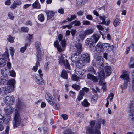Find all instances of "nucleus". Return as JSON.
<instances>
[{"instance_id": "3", "label": "nucleus", "mask_w": 134, "mask_h": 134, "mask_svg": "<svg viewBox=\"0 0 134 134\" xmlns=\"http://www.w3.org/2000/svg\"><path fill=\"white\" fill-rule=\"evenodd\" d=\"M15 82V80L14 79H11L8 81H5L3 79L0 82L1 84H5V83H7V87H5L3 88L5 93L6 94L13 91Z\"/></svg>"}, {"instance_id": "5", "label": "nucleus", "mask_w": 134, "mask_h": 134, "mask_svg": "<svg viewBox=\"0 0 134 134\" xmlns=\"http://www.w3.org/2000/svg\"><path fill=\"white\" fill-rule=\"evenodd\" d=\"M100 37V36L99 35L94 34L91 38H87L86 40V44L90 47L91 50H93L94 47L93 46V44L97 42Z\"/></svg>"}, {"instance_id": "64", "label": "nucleus", "mask_w": 134, "mask_h": 134, "mask_svg": "<svg viewBox=\"0 0 134 134\" xmlns=\"http://www.w3.org/2000/svg\"><path fill=\"white\" fill-rule=\"evenodd\" d=\"M16 7L17 6L15 4H14V3H13V4L11 5L10 7V8L12 9L13 10L15 9Z\"/></svg>"}, {"instance_id": "37", "label": "nucleus", "mask_w": 134, "mask_h": 134, "mask_svg": "<svg viewBox=\"0 0 134 134\" xmlns=\"http://www.w3.org/2000/svg\"><path fill=\"white\" fill-rule=\"evenodd\" d=\"M38 19L41 21H43L44 19V15L42 14H40L38 16Z\"/></svg>"}, {"instance_id": "11", "label": "nucleus", "mask_w": 134, "mask_h": 134, "mask_svg": "<svg viewBox=\"0 0 134 134\" xmlns=\"http://www.w3.org/2000/svg\"><path fill=\"white\" fill-rule=\"evenodd\" d=\"M15 98L12 96H7L5 98V102L7 105L12 104L15 102Z\"/></svg>"}, {"instance_id": "7", "label": "nucleus", "mask_w": 134, "mask_h": 134, "mask_svg": "<svg viewBox=\"0 0 134 134\" xmlns=\"http://www.w3.org/2000/svg\"><path fill=\"white\" fill-rule=\"evenodd\" d=\"M35 47L37 52V59L39 61H40L41 60V57L44 54V52H43L40 43L38 41L36 42L35 43Z\"/></svg>"}, {"instance_id": "12", "label": "nucleus", "mask_w": 134, "mask_h": 134, "mask_svg": "<svg viewBox=\"0 0 134 134\" xmlns=\"http://www.w3.org/2000/svg\"><path fill=\"white\" fill-rule=\"evenodd\" d=\"M37 76L35 75L34 77V79L36 82L38 84L41 85L43 83V80L42 78L41 77H39L38 75H37Z\"/></svg>"}, {"instance_id": "52", "label": "nucleus", "mask_w": 134, "mask_h": 134, "mask_svg": "<svg viewBox=\"0 0 134 134\" xmlns=\"http://www.w3.org/2000/svg\"><path fill=\"white\" fill-rule=\"evenodd\" d=\"M29 30V28L27 27H23L21 29V30L22 31L25 32H27Z\"/></svg>"}, {"instance_id": "18", "label": "nucleus", "mask_w": 134, "mask_h": 134, "mask_svg": "<svg viewBox=\"0 0 134 134\" xmlns=\"http://www.w3.org/2000/svg\"><path fill=\"white\" fill-rule=\"evenodd\" d=\"M82 57L85 62L87 63H88L90 62V58L88 54L87 53L84 54L82 55Z\"/></svg>"}, {"instance_id": "56", "label": "nucleus", "mask_w": 134, "mask_h": 134, "mask_svg": "<svg viewBox=\"0 0 134 134\" xmlns=\"http://www.w3.org/2000/svg\"><path fill=\"white\" fill-rule=\"evenodd\" d=\"M71 32L72 36L74 37L75 34L76 32V31L75 29H72Z\"/></svg>"}, {"instance_id": "62", "label": "nucleus", "mask_w": 134, "mask_h": 134, "mask_svg": "<svg viewBox=\"0 0 134 134\" xmlns=\"http://www.w3.org/2000/svg\"><path fill=\"white\" fill-rule=\"evenodd\" d=\"M9 128L8 126H7L6 129L5 130V134H8L9 130Z\"/></svg>"}, {"instance_id": "10", "label": "nucleus", "mask_w": 134, "mask_h": 134, "mask_svg": "<svg viewBox=\"0 0 134 134\" xmlns=\"http://www.w3.org/2000/svg\"><path fill=\"white\" fill-rule=\"evenodd\" d=\"M95 66L98 69H102L104 66V60L102 57L97 56L96 58Z\"/></svg>"}, {"instance_id": "28", "label": "nucleus", "mask_w": 134, "mask_h": 134, "mask_svg": "<svg viewBox=\"0 0 134 134\" xmlns=\"http://www.w3.org/2000/svg\"><path fill=\"white\" fill-rule=\"evenodd\" d=\"M6 62L5 59L2 58H0V67L4 66L6 64Z\"/></svg>"}, {"instance_id": "43", "label": "nucleus", "mask_w": 134, "mask_h": 134, "mask_svg": "<svg viewBox=\"0 0 134 134\" xmlns=\"http://www.w3.org/2000/svg\"><path fill=\"white\" fill-rule=\"evenodd\" d=\"M51 99H50L47 101L51 105L53 106L54 105L55 102V100L54 98H51Z\"/></svg>"}, {"instance_id": "57", "label": "nucleus", "mask_w": 134, "mask_h": 134, "mask_svg": "<svg viewBox=\"0 0 134 134\" xmlns=\"http://www.w3.org/2000/svg\"><path fill=\"white\" fill-rule=\"evenodd\" d=\"M84 11H82L81 10H80L77 13V14L78 16L82 15Z\"/></svg>"}, {"instance_id": "14", "label": "nucleus", "mask_w": 134, "mask_h": 134, "mask_svg": "<svg viewBox=\"0 0 134 134\" xmlns=\"http://www.w3.org/2000/svg\"><path fill=\"white\" fill-rule=\"evenodd\" d=\"M14 110V108L11 106L7 107L4 109L5 112L9 115L11 114L13 112Z\"/></svg>"}, {"instance_id": "49", "label": "nucleus", "mask_w": 134, "mask_h": 134, "mask_svg": "<svg viewBox=\"0 0 134 134\" xmlns=\"http://www.w3.org/2000/svg\"><path fill=\"white\" fill-rule=\"evenodd\" d=\"M9 73L10 75L13 77H15L16 76V74L15 71L13 70H10Z\"/></svg>"}, {"instance_id": "23", "label": "nucleus", "mask_w": 134, "mask_h": 134, "mask_svg": "<svg viewBox=\"0 0 134 134\" xmlns=\"http://www.w3.org/2000/svg\"><path fill=\"white\" fill-rule=\"evenodd\" d=\"M85 94V93L82 90H80L79 92V94L77 98L78 101H80L83 98Z\"/></svg>"}, {"instance_id": "48", "label": "nucleus", "mask_w": 134, "mask_h": 134, "mask_svg": "<svg viewBox=\"0 0 134 134\" xmlns=\"http://www.w3.org/2000/svg\"><path fill=\"white\" fill-rule=\"evenodd\" d=\"M71 130L70 129H68L66 130L63 132V134H71Z\"/></svg>"}, {"instance_id": "38", "label": "nucleus", "mask_w": 134, "mask_h": 134, "mask_svg": "<svg viewBox=\"0 0 134 134\" xmlns=\"http://www.w3.org/2000/svg\"><path fill=\"white\" fill-rule=\"evenodd\" d=\"M86 36L84 34V32L83 33H81L79 34V38L80 40H83L84 39Z\"/></svg>"}, {"instance_id": "29", "label": "nucleus", "mask_w": 134, "mask_h": 134, "mask_svg": "<svg viewBox=\"0 0 134 134\" xmlns=\"http://www.w3.org/2000/svg\"><path fill=\"white\" fill-rule=\"evenodd\" d=\"M61 76L62 78L64 79H67L68 76L66 71L65 70H63L62 71Z\"/></svg>"}, {"instance_id": "36", "label": "nucleus", "mask_w": 134, "mask_h": 134, "mask_svg": "<svg viewBox=\"0 0 134 134\" xmlns=\"http://www.w3.org/2000/svg\"><path fill=\"white\" fill-rule=\"evenodd\" d=\"M71 78L72 80L75 81H78L79 79L80 78L76 75H72Z\"/></svg>"}, {"instance_id": "22", "label": "nucleus", "mask_w": 134, "mask_h": 134, "mask_svg": "<svg viewBox=\"0 0 134 134\" xmlns=\"http://www.w3.org/2000/svg\"><path fill=\"white\" fill-rule=\"evenodd\" d=\"M93 31L94 30L93 29H86L83 32L86 36L87 35H88L93 33Z\"/></svg>"}, {"instance_id": "2", "label": "nucleus", "mask_w": 134, "mask_h": 134, "mask_svg": "<svg viewBox=\"0 0 134 134\" xmlns=\"http://www.w3.org/2000/svg\"><path fill=\"white\" fill-rule=\"evenodd\" d=\"M95 122L93 120L91 121L90 123V127H86L87 133L90 134H100V121L98 120L97 121L95 127V131L93 129L95 125Z\"/></svg>"}, {"instance_id": "8", "label": "nucleus", "mask_w": 134, "mask_h": 134, "mask_svg": "<svg viewBox=\"0 0 134 134\" xmlns=\"http://www.w3.org/2000/svg\"><path fill=\"white\" fill-rule=\"evenodd\" d=\"M111 68L109 66H105V72L101 70L98 73L99 78L100 79L103 80L104 79V76L105 75L106 76H109L111 73Z\"/></svg>"}, {"instance_id": "51", "label": "nucleus", "mask_w": 134, "mask_h": 134, "mask_svg": "<svg viewBox=\"0 0 134 134\" xmlns=\"http://www.w3.org/2000/svg\"><path fill=\"white\" fill-rule=\"evenodd\" d=\"M98 96L96 94H95L93 95L92 98V101H95L96 100L98 99Z\"/></svg>"}, {"instance_id": "35", "label": "nucleus", "mask_w": 134, "mask_h": 134, "mask_svg": "<svg viewBox=\"0 0 134 134\" xmlns=\"http://www.w3.org/2000/svg\"><path fill=\"white\" fill-rule=\"evenodd\" d=\"M36 66H34L32 69L34 70L35 72H36L37 71L38 66H40L39 62L38 61H37L36 63Z\"/></svg>"}, {"instance_id": "46", "label": "nucleus", "mask_w": 134, "mask_h": 134, "mask_svg": "<svg viewBox=\"0 0 134 134\" xmlns=\"http://www.w3.org/2000/svg\"><path fill=\"white\" fill-rule=\"evenodd\" d=\"M114 95V94L113 93H110L108 95V96L107 98V99L108 100L110 99V101H111L113 99Z\"/></svg>"}, {"instance_id": "21", "label": "nucleus", "mask_w": 134, "mask_h": 134, "mask_svg": "<svg viewBox=\"0 0 134 134\" xmlns=\"http://www.w3.org/2000/svg\"><path fill=\"white\" fill-rule=\"evenodd\" d=\"M47 17V20H49L53 17L54 15V12L52 11H49L46 12Z\"/></svg>"}, {"instance_id": "1", "label": "nucleus", "mask_w": 134, "mask_h": 134, "mask_svg": "<svg viewBox=\"0 0 134 134\" xmlns=\"http://www.w3.org/2000/svg\"><path fill=\"white\" fill-rule=\"evenodd\" d=\"M23 104L18 100L16 105V108L15 109L14 120L13 121V124L14 128L18 127L21 123V119L18 112V110L23 108Z\"/></svg>"}, {"instance_id": "30", "label": "nucleus", "mask_w": 134, "mask_h": 134, "mask_svg": "<svg viewBox=\"0 0 134 134\" xmlns=\"http://www.w3.org/2000/svg\"><path fill=\"white\" fill-rule=\"evenodd\" d=\"M120 20L118 18L115 19L114 20L113 24L114 26L116 27L118 25L120 22Z\"/></svg>"}, {"instance_id": "59", "label": "nucleus", "mask_w": 134, "mask_h": 134, "mask_svg": "<svg viewBox=\"0 0 134 134\" xmlns=\"http://www.w3.org/2000/svg\"><path fill=\"white\" fill-rule=\"evenodd\" d=\"M79 78L80 79H83L85 76H84V73L83 72H81L80 73Z\"/></svg>"}, {"instance_id": "9", "label": "nucleus", "mask_w": 134, "mask_h": 134, "mask_svg": "<svg viewBox=\"0 0 134 134\" xmlns=\"http://www.w3.org/2000/svg\"><path fill=\"white\" fill-rule=\"evenodd\" d=\"M126 71H124L123 72V74L122 75L120 76V77L122 78L123 80L126 81L124 82L123 85H121V87L122 90L125 89L127 88L128 82L129 81V75L126 74Z\"/></svg>"}, {"instance_id": "54", "label": "nucleus", "mask_w": 134, "mask_h": 134, "mask_svg": "<svg viewBox=\"0 0 134 134\" xmlns=\"http://www.w3.org/2000/svg\"><path fill=\"white\" fill-rule=\"evenodd\" d=\"M61 117L64 120H66L67 119L68 116L66 114H62L61 115Z\"/></svg>"}, {"instance_id": "63", "label": "nucleus", "mask_w": 134, "mask_h": 134, "mask_svg": "<svg viewBox=\"0 0 134 134\" xmlns=\"http://www.w3.org/2000/svg\"><path fill=\"white\" fill-rule=\"evenodd\" d=\"M11 4L10 0H7L5 2V4L7 5H9Z\"/></svg>"}, {"instance_id": "34", "label": "nucleus", "mask_w": 134, "mask_h": 134, "mask_svg": "<svg viewBox=\"0 0 134 134\" xmlns=\"http://www.w3.org/2000/svg\"><path fill=\"white\" fill-rule=\"evenodd\" d=\"M15 38L13 37L10 35H8V38H7L8 41L10 43H13L14 42Z\"/></svg>"}, {"instance_id": "44", "label": "nucleus", "mask_w": 134, "mask_h": 134, "mask_svg": "<svg viewBox=\"0 0 134 134\" xmlns=\"http://www.w3.org/2000/svg\"><path fill=\"white\" fill-rule=\"evenodd\" d=\"M82 105L85 107H87L89 106L90 104L86 99H85L82 102Z\"/></svg>"}, {"instance_id": "50", "label": "nucleus", "mask_w": 134, "mask_h": 134, "mask_svg": "<svg viewBox=\"0 0 134 134\" xmlns=\"http://www.w3.org/2000/svg\"><path fill=\"white\" fill-rule=\"evenodd\" d=\"M14 3L16 6L18 5H20L21 3V1L19 0H16L14 2Z\"/></svg>"}, {"instance_id": "27", "label": "nucleus", "mask_w": 134, "mask_h": 134, "mask_svg": "<svg viewBox=\"0 0 134 134\" xmlns=\"http://www.w3.org/2000/svg\"><path fill=\"white\" fill-rule=\"evenodd\" d=\"M77 62L76 65L78 68H81L85 65V63L83 62L82 60H79Z\"/></svg>"}, {"instance_id": "45", "label": "nucleus", "mask_w": 134, "mask_h": 134, "mask_svg": "<svg viewBox=\"0 0 134 134\" xmlns=\"http://www.w3.org/2000/svg\"><path fill=\"white\" fill-rule=\"evenodd\" d=\"M28 43H26L24 46L21 47L20 49V51L22 53H23L25 50H26L27 48V47L28 46Z\"/></svg>"}, {"instance_id": "15", "label": "nucleus", "mask_w": 134, "mask_h": 134, "mask_svg": "<svg viewBox=\"0 0 134 134\" xmlns=\"http://www.w3.org/2000/svg\"><path fill=\"white\" fill-rule=\"evenodd\" d=\"M87 77L88 79L91 80L94 82H98V79L96 77L91 74H88Z\"/></svg>"}, {"instance_id": "31", "label": "nucleus", "mask_w": 134, "mask_h": 134, "mask_svg": "<svg viewBox=\"0 0 134 134\" xmlns=\"http://www.w3.org/2000/svg\"><path fill=\"white\" fill-rule=\"evenodd\" d=\"M45 98L47 101L53 98V96L49 93L47 92L45 95Z\"/></svg>"}, {"instance_id": "26", "label": "nucleus", "mask_w": 134, "mask_h": 134, "mask_svg": "<svg viewBox=\"0 0 134 134\" xmlns=\"http://www.w3.org/2000/svg\"><path fill=\"white\" fill-rule=\"evenodd\" d=\"M54 45L57 48L58 51L61 52L63 50V49L62 48L61 46L59 45V42L58 40H57L54 42Z\"/></svg>"}, {"instance_id": "25", "label": "nucleus", "mask_w": 134, "mask_h": 134, "mask_svg": "<svg viewBox=\"0 0 134 134\" xmlns=\"http://www.w3.org/2000/svg\"><path fill=\"white\" fill-rule=\"evenodd\" d=\"M10 118V116L9 115L5 117L3 116V121L1 122V123H4L6 124H8L9 122Z\"/></svg>"}, {"instance_id": "61", "label": "nucleus", "mask_w": 134, "mask_h": 134, "mask_svg": "<svg viewBox=\"0 0 134 134\" xmlns=\"http://www.w3.org/2000/svg\"><path fill=\"white\" fill-rule=\"evenodd\" d=\"M86 18L87 19L91 20H93V18L92 16L90 15H86Z\"/></svg>"}, {"instance_id": "39", "label": "nucleus", "mask_w": 134, "mask_h": 134, "mask_svg": "<svg viewBox=\"0 0 134 134\" xmlns=\"http://www.w3.org/2000/svg\"><path fill=\"white\" fill-rule=\"evenodd\" d=\"M63 63L66 68L70 69V65L68 62V60H65Z\"/></svg>"}, {"instance_id": "47", "label": "nucleus", "mask_w": 134, "mask_h": 134, "mask_svg": "<svg viewBox=\"0 0 134 134\" xmlns=\"http://www.w3.org/2000/svg\"><path fill=\"white\" fill-rule=\"evenodd\" d=\"M72 87L73 88L77 90H78L80 89V87L77 84H73L72 85Z\"/></svg>"}, {"instance_id": "13", "label": "nucleus", "mask_w": 134, "mask_h": 134, "mask_svg": "<svg viewBox=\"0 0 134 134\" xmlns=\"http://www.w3.org/2000/svg\"><path fill=\"white\" fill-rule=\"evenodd\" d=\"M99 18L100 20L102 21V22L99 23L100 24H104L106 25H109L110 23V20H108L106 22L105 21L106 17L104 16H99Z\"/></svg>"}, {"instance_id": "32", "label": "nucleus", "mask_w": 134, "mask_h": 134, "mask_svg": "<svg viewBox=\"0 0 134 134\" xmlns=\"http://www.w3.org/2000/svg\"><path fill=\"white\" fill-rule=\"evenodd\" d=\"M7 69L6 68L2 69L1 70V72L2 75L3 76L5 77L7 75Z\"/></svg>"}, {"instance_id": "4", "label": "nucleus", "mask_w": 134, "mask_h": 134, "mask_svg": "<svg viewBox=\"0 0 134 134\" xmlns=\"http://www.w3.org/2000/svg\"><path fill=\"white\" fill-rule=\"evenodd\" d=\"M76 48L75 50V53L74 55H72L71 59L74 62H78L80 59V57L79 56L82 51V44L80 43H78L75 45Z\"/></svg>"}, {"instance_id": "42", "label": "nucleus", "mask_w": 134, "mask_h": 134, "mask_svg": "<svg viewBox=\"0 0 134 134\" xmlns=\"http://www.w3.org/2000/svg\"><path fill=\"white\" fill-rule=\"evenodd\" d=\"M8 16L9 18L11 20H13L14 18V17L13 15V14L12 12H9L8 14Z\"/></svg>"}, {"instance_id": "53", "label": "nucleus", "mask_w": 134, "mask_h": 134, "mask_svg": "<svg viewBox=\"0 0 134 134\" xmlns=\"http://www.w3.org/2000/svg\"><path fill=\"white\" fill-rule=\"evenodd\" d=\"M75 23L74 26H78L80 25L81 24V22L80 21L78 20H75Z\"/></svg>"}, {"instance_id": "55", "label": "nucleus", "mask_w": 134, "mask_h": 134, "mask_svg": "<svg viewBox=\"0 0 134 134\" xmlns=\"http://www.w3.org/2000/svg\"><path fill=\"white\" fill-rule=\"evenodd\" d=\"M59 62L60 63H63L65 61L64 60L63 57L62 55H61L59 58Z\"/></svg>"}, {"instance_id": "19", "label": "nucleus", "mask_w": 134, "mask_h": 134, "mask_svg": "<svg viewBox=\"0 0 134 134\" xmlns=\"http://www.w3.org/2000/svg\"><path fill=\"white\" fill-rule=\"evenodd\" d=\"M76 5L78 8L81 7L86 2L85 0H76Z\"/></svg>"}, {"instance_id": "58", "label": "nucleus", "mask_w": 134, "mask_h": 134, "mask_svg": "<svg viewBox=\"0 0 134 134\" xmlns=\"http://www.w3.org/2000/svg\"><path fill=\"white\" fill-rule=\"evenodd\" d=\"M97 27L98 28V29L99 30H101V31H103L104 29V28H103L100 25H97Z\"/></svg>"}, {"instance_id": "24", "label": "nucleus", "mask_w": 134, "mask_h": 134, "mask_svg": "<svg viewBox=\"0 0 134 134\" xmlns=\"http://www.w3.org/2000/svg\"><path fill=\"white\" fill-rule=\"evenodd\" d=\"M32 7L35 8L39 9L40 8V5L38 2V0H36L32 5Z\"/></svg>"}, {"instance_id": "6", "label": "nucleus", "mask_w": 134, "mask_h": 134, "mask_svg": "<svg viewBox=\"0 0 134 134\" xmlns=\"http://www.w3.org/2000/svg\"><path fill=\"white\" fill-rule=\"evenodd\" d=\"M134 102L131 101L130 103L129 106L128 110L129 113V119L131 123L134 124Z\"/></svg>"}, {"instance_id": "40", "label": "nucleus", "mask_w": 134, "mask_h": 134, "mask_svg": "<svg viewBox=\"0 0 134 134\" xmlns=\"http://www.w3.org/2000/svg\"><path fill=\"white\" fill-rule=\"evenodd\" d=\"M10 52V54L13 57L15 52V49L14 47H11L9 49Z\"/></svg>"}, {"instance_id": "17", "label": "nucleus", "mask_w": 134, "mask_h": 134, "mask_svg": "<svg viewBox=\"0 0 134 134\" xmlns=\"http://www.w3.org/2000/svg\"><path fill=\"white\" fill-rule=\"evenodd\" d=\"M103 44L101 43H98L95 47L96 51L99 52L103 51Z\"/></svg>"}, {"instance_id": "60", "label": "nucleus", "mask_w": 134, "mask_h": 134, "mask_svg": "<svg viewBox=\"0 0 134 134\" xmlns=\"http://www.w3.org/2000/svg\"><path fill=\"white\" fill-rule=\"evenodd\" d=\"M82 23L83 25H88L90 24V22L89 21L87 20L83 21Z\"/></svg>"}, {"instance_id": "33", "label": "nucleus", "mask_w": 134, "mask_h": 134, "mask_svg": "<svg viewBox=\"0 0 134 134\" xmlns=\"http://www.w3.org/2000/svg\"><path fill=\"white\" fill-rule=\"evenodd\" d=\"M102 79H100V80L99 82V84L100 85H102V88L103 89V91H105L106 89V84L105 83H102Z\"/></svg>"}, {"instance_id": "20", "label": "nucleus", "mask_w": 134, "mask_h": 134, "mask_svg": "<svg viewBox=\"0 0 134 134\" xmlns=\"http://www.w3.org/2000/svg\"><path fill=\"white\" fill-rule=\"evenodd\" d=\"M103 50L106 51H109L111 49V46L109 44L107 43L103 44Z\"/></svg>"}, {"instance_id": "41", "label": "nucleus", "mask_w": 134, "mask_h": 134, "mask_svg": "<svg viewBox=\"0 0 134 134\" xmlns=\"http://www.w3.org/2000/svg\"><path fill=\"white\" fill-rule=\"evenodd\" d=\"M88 71L92 74H95V71L94 68L92 67H89L87 70Z\"/></svg>"}, {"instance_id": "16", "label": "nucleus", "mask_w": 134, "mask_h": 134, "mask_svg": "<svg viewBox=\"0 0 134 134\" xmlns=\"http://www.w3.org/2000/svg\"><path fill=\"white\" fill-rule=\"evenodd\" d=\"M58 40L59 41L61 42V43L62 47H64L66 45V42L65 39L62 40L63 36L61 34H60L58 36Z\"/></svg>"}]
</instances>
